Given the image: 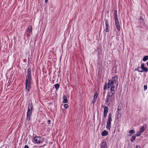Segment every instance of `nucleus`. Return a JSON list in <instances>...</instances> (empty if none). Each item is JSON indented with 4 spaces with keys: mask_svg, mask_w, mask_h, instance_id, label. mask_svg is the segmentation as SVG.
Listing matches in <instances>:
<instances>
[{
    "mask_svg": "<svg viewBox=\"0 0 148 148\" xmlns=\"http://www.w3.org/2000/svg\"><path fill=\"white\" fill-rule=\"evenodd\" d=\"M111 126V124L107 123L106 128L107 129L110 130Z\"/></svg>",
    "mask_w": 148,
    "mask_h": 148,
    "instance_id": "nucleus-18",
    "label": "nucleus"
},
{
    "mask_svg": "<svg viewBox=\"0 0 148 148\" xmlns=\"http://www.w3.org/2000/svg\"><path fill=\"white\" fill-rule=\"evenodd\" d=\"M108 85H107V84H105V85H104V88H103V89L104 90H106V89L108 88H110V87H108Z\"/></svg>",
    "mask_w": 148,
    "mask_h": 148,
    "instance_id": "nucleus-27",
    "label": "nucleus"
},
{
    "mask_svg": "<svg viewBox=\"0 0 148 148\" xmlns=\"http://www.w3.org/2000/svg\"><path fill=\"white\" fill-rule=\"evenodd\" d=\"M63 103H66L68 102V100L65 95H64L63 97Z\"/></svg>",
    "mask_w": 148,
    "mask_h": 148,
    "instance_id": "nucleus-15",
    "label": "nucleus"
},
{
    "mask_svg": "<svg viewBox=\"0 0 148 148\" xmlns=\"http://www.w3.org/2000/svg\"><path fill=\"white\" fill-rule=\"evenodd\" d=\"M32 102H29L28 104V110H32Z\"/></svg>",
    "mask_w": 148,
    "mask_h": 148,
    "instance_id": "nucleus-14",
    "label": "nucleus"
},
{
    "mask_svg": "<svg viewBox=\"0 0 148 148\" xmlns=\"http://www.w3.org/2000/svg\"><path fill=\"white\" fill-rule=\"evenodd\" d=\"M117 112V119H119L121 117V115L122 114V112Z\"/></svg>",
    "mask_w": 148,
    "mask_h": 148,
    "instance_id": "nucleus-19",
    "label": "nucleus"
},
{
    "mask_svg": "<svg viewBox=\"0 0 148 148\" xmlns=\"http://www.w3.org/2000/svg\"><path fill=\"white\" fill-rule=\"evenodd\" d=\"M96 101V100H95L94 99H93V100H92V103H93V105L94 104L95 102Z\"/></svg>",
    "mask_w": 148,
    "mask_h": 148,
    "instance_id": "nucleus-31",
    "label": "nucleus"
},
{
    "mask_svg": "<svg viewBox=\"0 0 148 148\" xmlns=\"http://www.w3.org/2000/svg\"><path fill=\"white\" fill-rule=\"evenodd\" d=\"M64 107L66 109L67 108L69 107V106L67 104H65L64 105Z\"/></svg>",
    "mask_w": 148,
    "mask_h": 148,
    "instance_id": "nucleus-29",
    "label": "nucleus"
},
{
    "mask_svg": "<svg viewBox=\"0 0 148 148\" xmlns=\"http://www.w3.org/2000/svg\"><path fill=\"white\" fill-rule=\"evenodd\" d=\"M118 77L115 76L109 81L108 87H111L110 91L108 93L105 103L108 105L112 104L114 99V94L118 86Z\"/></svg>",
    "mask_w": 148,
    "mask_h": 148,
    "instance_id": "nucleus-1",
    "label": "nucleus"
},
{
    "mask_svg": "<svg viewBox=\"0 0 148 148\" xmlns=\"http://www.w3.org/2000/svg\"><path fill=\"white\" fill-rule=\"evenodd\" d=\"M129 133L130 134H131L132 135H133L135 133V131L134 130H130L129 131Z\"/></svg>",
    "mask_w": 148,
    "mask_h": 148,
    "instance_id": "nucleus-25",
    "label": "nucleus"
},
{
    "mask_svg": "<svg viewBox=\"0 0 148 148\" xmlns=\"http://www.w3.org/2000/svg\"><path fill=\"white\" fill-rule=\"evenodd\" d=\"M141 66L142 67L143 71H145L147 72L148 71V69L144 67V64H141Z\"/></svg>",
    "mask_w": 148,
    "mask_h": 148,
    "instance_id": "nucleus-11",
    "label": "nucleus"
},
{
    "mask_svg": "<svg viewBox=\"0 0 148 148\" xmlns=\"http://www.w3.org/2000/svg\"><path fill=\"white\" fill-rule=\"evenodd\" d=\"M101 148H107V145L106 142L103 141L101 145Z\"/></svg>",
    "mask_w": 148,
    "mask_h": 148,
    "instance_id": "nucleus-12",
    "label": "nucleus"
},
{
    "mask_svg": "<svg viewBox=\"0 0 148 148\" xmlns=\"http://www.w3.org/2000/svg\"><path fill=\"white\" fill-rule=\"evenodd\" d=\"M50 123V120H49L48 121L47 123L48 124H49Z\"/></svg>",
    "mask_w": 148,
    "mask_h": 148,
    "instance_id": "nucleus-34",
    "label": "nucleus"
},
{
    "mask_svg": "<svg viewBox=\"0 0 148 148\" xmlns=\"http://www.w3.org/2000/svg\"><path fill=\"white\" fill-rule=\"evenodd\" d=\"M24 148H29V147L27 145H25V146Z\"/></svg>",
    "mask_w": 148,
    "mask_h": 148,
    "instance_id": "nucleus-33",
    "label": "nucleus"
},
{
    "mask_svg": "<svg viewBox=\"0 0 148 148\" xmlns=\"http://www.w3.org/2000/svg\"><path fill=\"white\" fill-rule=\"evenodd\" d=\"M48 0H45V2L47 3L48 2Z\"/></svg>",
    "mask_w": 148,
    "mask_h": 148,
    "instance_id": "nucleus-35",
    "label": "nucleus"
},
{
    "mask_svg": "<svg viewBox=\"0 0 148 148\" xmlns=\"http://www.w3.org/2000/svg\"><path fill=\"white\" fill-rule=\"evenodd\" d=\"M108 108L106 106L104 107V110L103 112V116L104 118V119H105L107 116V114L108 112Z\"/></svg>",
    "mask_w": 148,
    "mask_h": 148,
    "instance_id": "nucleus-5",
    "label": "nucleus"
},
{
    "mask_svg": "<svg viewBox=\"0 0 148 148\" xmlns=\"http://www.w3.org/2000/svg\"><path fill=\"white\" fill-rule=\"evenodd\" d=\"M105 94V92H103V94H104V95Z\"/></svg>",
    "mask_w": 148,
    "mask_h": 148,
    "instance_id": "nucleus-37",
    "label": "nucleus"
},
{
    "mask_svg": "<svg viewBox=\"0 0 148 148\" xmlns=\"http://www.w3.org/2000/svg\"><path fill=\"white\" fill-rule=\"evenodd\" d=\"M32 113V110H27V115L26 117V120L28 121H29L30 120V115H31Z\"/></svg>",
    "mask_w": 148,
    "mask_h": 148,
    "instance_id": "nucleus-4",
    "label": "nucleus"
},
{
    "mask_svg": "<svg viewBox=\"0 0 148 148\" xmlns=\"http://www.w3.org/2000/svg\"><path fill=\"white\" fill-rule=\"evenodd\" d=\"M139 20V21H140V24H143L144 20V19L142 17L140 16V18Z\"/></svg>",
    "mask_w": 148,
    "mask_h": 148,
    "instance_id": "nucleus-20",
    "label": "nucleus"
},
{
    "mask_svg": "<svg viewBox=\"0 0 148 148\" xmlns=\"http://www.w3.org/2000/svg\"><path fill=\"white\" fill-rule=\"evenodd\" d=\"M134 148H140V147L139 146H138V145H136L135 147H134Z\"/></svg>",
    "mask_w": 148,
    "mask_h": 148,
    "instance_id": "nucleus-32",
    "label": "nucleus"
},
{
    "mask_svg": "<svg viewBox=\"0 0 148 148\" xmlns=\"http://www.w3.org/2000/svg\"><path fill=\"white\" fill-rule=\"evenodd\" d=\"M148 59V56H146L144 57L143 58V60L144 62L146 61Z\"/></svg>",
    "mask_w": 148,
    "mask_h": 148,
    "instance_id": "nucleus-22",
    "label": "nucleus"
},
{
    "mask_svg": "<svg viewBox=\"0 0 148 148\" xmlns=\"http://www.w3.org/2000/svg\"><path fill=\"white\" fill-rule=\"evenodd\" d=\"M112 121V119L111 118V113L109 114L108 116V121L107 123L111 124V123Z\"/></svg>",
    "mask_w": 148,
    "mask_h": 148,
    "instance_id": "nucleus-8",
    "label": "nucleus"
},
{
    "mask_svg": "<svg viewBox=\"0 0 148 148\" xmlns=\"http://www.w3.org/2000/svg\"><path fill=\"white\" fill-rule=\"evenodd\" d=\"M136 138V136L135 135L132 136V138L130 140L132 142H133L135 139Z\"/></svg>",
    "mask_w": 148,
    "mask_h": 148,
    "instance_id": "nucleus-23",
    "label": "nucleus"
},
{
    "mask_svg": "<svg viewBox=\"0 0 148 148\" xmlns=\"http://www.w3.org/2000/svg\"><path fill=\"white\" fill-rule=\"evenodd\" d=\"M135 70H138L139 72H143V71H142V69L141 66V67H140V66H138L137 68V69H136Z\"/></svg>",
    "mask_w": 148,
    "mask_h": 148,
    "instance_id": "nucleus-21",
    "label": "nucleus"
},
{
    "mask_svg": "<svg viewBox=\"0 0 148 148\" xmlns=\"http://www.w3.org/2000/svg\"><path fill=\"white\" fill-rule=\"evenodd\" d=\"M132 134H130L129 135V136H132Z\"/></svg>",
    "mask_w": 148,
    "mask_h": 148,
    "instance_id": "nucleus-36",
    "label": "nucleus"
},
{
    "mask_svg": "<svg viewBox=\"0 0 148 148\" xmlns=\"http://www.w3.org/2000/svg\"><path fill=\"white\" fill-rule=\"evenodd\" d=\"M32 77L31 76V70L29 68L27 69V73L26 77L25 82V89L28 92H29L31 88V81Z\"/></svg>",
    "mask_w": 148,
    "mask_h": 148,
    "instance_id": "nucleus-2",
    "label": "nucleus"
},
{
    "mask_svg": "<svg viewBox=\"0 0 148 148\" xmlns=\"http://www.w3.org/2000/svg\"><path fill=\"white\" fill-rule=\"evenodd\" d=\"M98 94L96 92L95 93L93 98L94 99L96 100H97V99L98 96Z\"/></svg>",
    "mask_w": 148,
    "mask_h": 148,
    "instance_id": "nucleus-24",
    "label": "nucleus"
},
{
    "mask_svg": "<svg viewBox=\"0 0 148 148\" xmlns=\"http://www.w3.org/2000/svg\"><path fill=\"white\" fill-rule=\"evenodd\" d=\"M147 86L146 85H144V90H146L147 89Z\"/></svg>",
    "mask_w": 148,
    "mask_h": 148,
    "instance_id": "nucleus-30",
    "label": "nucleus"
},
{
    "mask_svg": "<svg viewBox=\"0 0 148 148\" xmlns=\"http://www.w3.org/2000/svg\"><path fill=\"white\" fill-rule=\"evenodd\" d=\"M114 15L115 21L118 20L117 10H114Z\"/></svg>",
    "mask_w": 148,
    "mask_h": 148,
    "instance_id": "nucleus-9",
    "label": "nucleus"
},
{
    "mask_svg": "<svg viewBox=\"0 0 148 148\" xmlns=\"http://www.w3.org/2000/svg\"><path fill=\"white\" fill-rule=\"evenodd\" d=\"M59 85L58 84H56L54 85L55 88L56 90L58 89L59 88Z\"/></svg>",
    "mask_w": 148,
    "mask_h": 148,
    "instance_id": "nucleus-26",
    "label": "nucleus"
},
{
    "mask_svg": "<svg viewBox=\"0 0 148 148\" xmlns=\"http://www.w3.org/2000/svg\"><path fill=\"white\" fill-rule=\"evenodd\" d=\"M108 132L107 131L104 130L102 132L101 135L103 136H106L108 134Z\"/></svg>",
    "mask_w": 148,
    "mask_h": 148,
    "instance_id": "nucleus-17",
    "label": "nucleus"
},
{
    "mask_svg": "<svg viewBox=\"0 0 148 148\" xmlns=\"http://www.w3.org/2000/svg\"><path fill=\"white\" fill-rule=\"evenodd\" d=\"M142 132L140 131H139L136 134V136H140Z\"/></svg>",
    "mask_w": 148,
    "mask_h": 148,
    "instance_id": "nucleus-28",
    "label": "nucleus"
},
{
    "mask_svg": "<svg viewBox=\"0 0 148 148\" xmlns=\"http://www.w3.org/2000/svg\"><path fill=\"white\" fill-rule=\"evenodd\" d=\"M147 127V125L146 124L144 125L143 126L141 127V128L140 129V131L141 132H143L145 129Z\"/></svg>",
    "mask_w": 148,
    "mask_h": 148,
    "instance_id": "nucleus-13",
    "label": "nucleus"
},
{
    "mask_svg": "<svg viewBox=\"0 0 148 148\" xmlns=\"http://www.w3.org/2000/svg\"><path fill=\"white\" fill-rule=\"evenodd\" d=\"M123 108V106L122 104H119L118 106L117 112H121V110Z\"/></svg>",
    "mask_w": 148,
    "mask_h": 148,
    "instance_id": "nucleus-10",
    "label": "nucleus"
},
{
    "mask_svg": "<svg viewBox=\"0 0 148 148\" xmlns=\"http://www.w3.org/2000/svg\"><path fill=\"white\" fill-rule=\"evenodd\" d=\"M32 141L35 144H39L42 143L43 141V139L40 136H36L34 138Z\"/></svg>",
    "mask_w": 148,
    "mask_h": 148,
    "instance_id": "nucleus-3",
    "label": "nucleus"
},
{
    "mask_svg": "<svg viewBox=\"0 0 148 148\" xmlns=\"http://www.w3.org/2000/svg\"><path fill=\"white\" fill-rule=\"evenodd\" d=\"M32 28L31 25H29L27 29V32L29 33L32 32Z\"/></svg>",
    "mask_w": 148,
    "mask_h": 148,
    "instance_id": "nucleus-16",
    "label": "nucleus"
},
{
    "mask_svg": "<svg viewBox=\"0 0 148 148\" xmlns=\"http://www.w3.org/2000/svg\"><path fill=\"white\" fill-rule=\"evenodd\" d=\"M105 25H106V27L105 31L106 32H108L109 31V29H108L109 27V23H108V21L107 20H106V23H105Z\"/></svg>",
    "mask_w": 148,
    "mask_h": 148,
    "instance_id": "nucleus-7",
    "label": "nucleus"
},
{
    "mask_svg": "<svg viewBox=\"0 0 148 148\" xmlns=\"http://www.w3.org/2000/svg\"><path fill=\"white\" fill-rule=\"evenodd\" d=\"M116 28L118 31L120 30V26L118 20L115 21Z\"/></svg>",
    "mask_w": 148,
    "mask_h": 148,
    "instance_id": "nucleus-6",
    "label": "nucleus"
}]
</instances>
